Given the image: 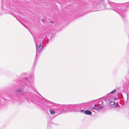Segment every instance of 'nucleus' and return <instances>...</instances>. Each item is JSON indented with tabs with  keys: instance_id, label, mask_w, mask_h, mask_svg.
Masks as SVG:
<instances>
[{
	"instance_id": "3",
	"label": "nucleus",
	"mask_w": 129,
	"mask_h": 129,
	"mask_svg": "<svg viewBox=\"0 0 129 129\" xmlns=\"http://www.w3.org/2000/svg\"><path fill=\"white\" fill-rule=\"evenodd\" d=\"M84 113L87 115H90L92 113L89 110H86L85 111Z\"/></svg>"
},
{
	"instance_id": "11",
	"label": "nucleus",
	"mask_w": 129,
	"mask_h": 129,
	"mask_svg": "<svg viewBox=\"0 0 129 129\" xmlns=\"http://www.w3.org/2000/svg\"><path fill=\"white\" fill-rule=\"evenodd\" d=\"M50 22L52 23H53L54 22L53 21H51Z\"/></svg>"
},
{
	"instance_id": "5",
	"label": "nucleus",
	"mask_w": 129,
	"mask_h": 129,
	"mask_svg": "<svg viewBox=\"0 0 129 129\" xmlns=\"http://www.w3.org/2000/svg\"><path fill=\"white\" fill-rule=\"evenodd\" d=\"M116 89H114V90H113L109 94H108V95H109L111 94L114 93L115 92H116Z\"/></svg>"
},
{
	"instance_id": "7",
	"label": "nucleus",
	"mask_w": 129,
	"mask_h": 129,
	"mask_svg": "<svg viewBox=\"0 0 129 129\" xmlns=\"http://www.w3.org/2000/svg\"><path fill=\"white\" fill-rule=\"evenodd\" d=\"M100 107L99 106V107H96V109H95V110H100Z\"/></svg>"
},
{
	"instance_id": "1",
	"label": "nucleus",
	"mask_w": 129,
	"mask_h": 129,
	"mask_svg": "<svg viewBox=\"0 0 129 129\" xmlns=\"http://www.w3.org/2000/svg\"><path fill=\"white\" fill-rule=\"evenodd\" d=\"M38 44H36V53L37 54L38 53V52H40L41 51L42 48H43V46L41 45H40L39 46L38 48Z\"/></svg>"
},
{
	"instance_id": "4",
	"label": "nucleus",
	"mask_w": 129,
	"mask_h": 129,
	"mask_svg": "<svg viewBox=\"0 0 129 129\" xmlns=\"http://www.w3.org/2000/svg\"><path fill=\"white\" fill-rule=\"evenodd\" d=\"M50 113L52 115L54 114L55 113V111H54L51 110H50Z\"/></svg>"
},
{
	"instance_id": "8",
	"label": "nucleus",
	"mask_w": 129,
	"mask_h": 129,
	"mask_svg": "<svg viewBox=\"0 0 129 129\" xmlns=\"http://www.w3.org/2000/svg\"><path fill=\"white\" fill-rule=\"evenodd\" d=\"M42 21L43 22H44L46 21V19H43L42 20Z\"/></svg>"
},
{
	"instance_id": "9",
	"label": "nucleus",
	"mask_w": 129,
	"mask_h": 129,
	"mask_svg": "<svg viewBox=\"0 0 129 129\" xmlns=\"http://www.w3.org/2000/svg\"><path fill=\"white\" fill-rule=\"evenodd\" d=\"M100 107V110H101L102 109V108H104V107L103 106H101V107Z\"/></svg>"
},
{
	"instance_id": "12",
	"label": "nucleus",
	"mask_w": 129,
	"mask_h": 129,
	"mask_svg": "<svg viewBox=\"0 0 129 129\" xmlns=\"http://www.w3.org/2000/svg\"><path fill=\"white\" fill-rule=\"evenodd\" d=\"M117 98H114V99L115 100H117Z\"/></svg>"
},
{
	"instance_id": "10",
	"label": "nucleus",
	"mask_w": 129,
	"mask_h": 129,
	"mask_svg": "<svg viewBox=\"0 0 129 129\" xmlns=\"http://www.w3.org/2000/svg\"><path fill=\"white\" fill-rule=\"evenodd\" d=\"M92 109H94V110H95V109H96V107H92Z\"/></svg>"
},
{
	"instance_id": "13",
	"label": "nucleus",
	"mask_w": 129,
	"mask_h": 129,
	"mask_svg": "<svg viewBox=\"0 0 129 129\" xmlns=\"http://www.w3.org/2000/svg\"><path fill=\"white\" fill-rule=\"evenodd\" d=\"M66 111V110H64L63 111V112H64V111Z\"/></svg>"
},
{
	"instance_id": "6",
	"label": "nucleus",
	"mask_w": 129,
	"mask_h": 129,
	"mask_svg": "<svg viewBox=\"0 0 129 129\" xmlns=\"http://www.w3.org/2000/svg\"><path fill=\"white\" fill-rule=\"evenodd\" d=\"M22 89L20 88H18L15 91L16 92H19L21 91L22 90Z\"/></svg>"
},
{
	"instance_id": "2",
	"label": "nucleus",
	"mask_w": 129,
	"mask_h": 129,
	"mask_svg": "<svg viewBox=\"0 0 129 129\" xmlns=\"http://www.w3.org/2000/svg\"><path fill=\"white\" fill-rule=\"evenodd\" d=\"M109 105L110 107L113 108H116L118 107L117 106L115 103L114 101H111L109 103Z\"/></svg>"
},
{
	"instance_id": "14",
	"label": "nucleus",
	"mask_w": 129,
	"mask_h": 129,
	"mask_svg": "<svg viewBox=\"0 0 129 129\" xmlns=\"http://www.w3.org/2000/svg\"><path fill=\"white\" fill-rule=\"evenodd\" d=\"M81 111L82 112H83V111L82 110H81Z\"/></svg>"
}]
</instances>
